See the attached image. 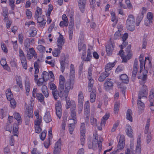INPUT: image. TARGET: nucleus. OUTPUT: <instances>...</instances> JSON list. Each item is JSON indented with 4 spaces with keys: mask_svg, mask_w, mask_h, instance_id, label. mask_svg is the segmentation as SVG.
Listing matches in <instances>:
<instances>
[{
    "mask_svg": "<svg viewBox=\"0 0 154 154\" xmlns=\"http://www.w3.org/2000/svg\"><path fill=\"white\" fill-rule=\"evenodd\" d=\"M50 88L52 90V94L55 100H57L59 97H68L69 92L71 89H66V82L65 77L61 75L59 77V85L58 92L57 89L55 85L52 82H50L48 84Z\"/></svg>",
    "mask_w": 154,
    "mask_h": 154,
    "instance_id": "1",
    "label": "nucleus"
},
{
    "mask_svg": "<svg viewBox=\"0 0 154 154\" xmlns=\"http://www.w3.org/2000/svg\"><path fill=\"white\" fill-rule=\"evenodd\" d=\"M69 79H67L66 82V89H71L72 90L75 83V72L74 66L73 64H71L70 67V73Z\"/></svg>",
    "mask_w": 154,
    "mask_h": 154,
    "instance_id": "2",
    "label": "nucleus"
},
{
    "mask_svg": "<svg viewBox=\"0 0 154 154\" xmlns=\"http://www.w3.org/2000/svg\"><path fill=\"white\" fill-rule=\"evenodd\" d=\"M147 87L145 85H143L139 92L138 99L137 101L138 109L141 110L143 109L144 108V104L140 100L141 98L144 97L146 99L147 97Z\"/></svg>",
    "mask_w": 154,
    "mask_h": 154,
    "instance_id": "3",
    "label": "nucleus"
},
{
    "mask_svg": "<svg viewBox=\"0 0 154 154\" xmlns=\"http://www.w3.org/2000/svg\"><path fill=\"white\" fill-rule=\"evenodd\" d=\"M14 118L17 121L18 124L15 123L13 125V133L14 136H18V125L21 123V118L20 114L18 112H15L14 114Z\"/></svg>",
    "mask_w": 154,
    "mask_h": 154,
    "instance_id": "4",
    "label": "nucleus"
},
{
    "mask_svg": "<svg viewBox=\"0 0 154 154\" xmlns=\"http://www.w3.org/2000/svg\"><path fill=\"white\" fill-rule=\"evenodd\" d=\"M135 24L134 16L132 14L129 15L126 22L127 29L131 31H134L135 29Z\"/></svg>",
    "mask_w": 154,
    "mask_h": 154,
    "instance_id": "5",
    "label": "nucleus"
},
{
    "mask_svg": "<svg viewBox=\"0 0 154 154\" xmlns=\"http://www.w3.org/2000/svg\"><path fill=\"white\" fill-rule=\"evenodd\" d=\"M92 65L91 64L88 69V88L89 92L91 91L92 90V88L94 83V81L92 77Z\"/></svg>",
    "mask_w": 154,
    "mask_h": 154,
    "instance_id": "6",
    "label": "nucleus"
},
{
    "mask_svg": "<svg viewBox=\"0 0 154 154\" xmlns=\"http://www.w3.org/2000/svg\"><path fill=\"white\" fill-rule=\"evenodd\" d=\"M141 139L140 137L137 138V145L136 148V151L133 150L131 152V150L129 148H127L125 152V154H140L141 152Z\"/></svg>",
    "mask_w": 154,
    "mask_h": 154,
    "instance_id": "7",
    "label": "nucleus"
},
{
    "mask_svg": "<svg viewBox=\"0 0 154 154\" xmlns=\"http://www.w3.org/2000/svg\"><path fill=\"white\" fill-rule=\"evenodd\" d=\"M33 98H31L30 101V103H29V105L26 103H25V106L26 108V109L25 110L26 114L29 118H32L33 116V106L32 103L33 101Z\"/></svg>",
    "mask_w": 154,
    "mask_h": 154,
    "instance_id": "8",
    "label": "nucleus"
},
{
    "mask_svg": "<svg viewBox=\"0 0 154 154\" xmlns=\"http://www.w3.org/2000/svg\"><path fill=\"white\" fill-rule=\"evenodd\" d=\"M103 141V138L101 137L99 138V141L98 143L96 142V140H93L92 144H88V147L89 149H92L95 150L97 147L99 151H100L102 149V143Z\"/></svg>",
    "mask_w": 154,
    "mask_h": 154,
    "instance_id": "9",
    "label": "nucleus"
},
{
    "mask_svg": "<svg viewBox=\"0 0 154 154\" xmlns=\"http://www.w3.org/2000/svg\"><path fill=\"white\" fill-rule=\"evenodd\" d=\"M90 103L88 100L86 101L84 104V116L85 122L89 121L90 108Z\"/></svg>",
    "mask_w": 154,
    "mask_h": 154,
    "instance_id": "10",
    "label": "nucleus"
},
{
    "mask_svg": "<svg viewBox=\"0 0 154 154\" xmlns=\"http://www.w3.org/2000/svg\"><path fill=\"white\" fill-rule=\"evenodd\" d=\"M80 141L81 145L83 146L85 140V133L86 132L85 123H82L80 128Z\"/></svg>",
    "mask_w": 154,
    "mask_h": 154,
    "instance_id": "11",
    "label": "nucleus"
},
{
    "mask_svg": "<svg viewBox=\"0 0 154 154\" xmlns=\"http://www.w3.org/2000/svg\"><path fill=\"white\" fill-rule=\"evenodd\" d=\"M19 56L23 68L25 69H27V64L26 59L23 51L20 49H19Z\"/></svg>",
    "mask_w": 154,
    "mask_h": 154,
    "instance_id": "12",
    "label": "nucleus"
},
{
    "mask_svg": "<svg viewBox=\"0 0 154 154\" xmlns=\"http://www.w3.org/2000/svg\"><path fill=\"white\" fill-rule=\"evenodd\" d=\"M27 50V52L26 54V57L28 60L30 61L33 57L35 59H37L38 55L33 48H31Z\"/></svg>",
    "mask_w": 154,
    "mask_h": 154,
    "instance_id": "13",
    "label": "nucleus"
},
{
    "mask_svg": "<svg viewBox=\"0 0 154 154\" xmlns=\"http://www.w3.org/2000/svg\"><path fill=\"white\" fill-rule=\"evenodd\" d=\"M75 110V105L74 104L72 109V108H71V113L69 117V122H71V121L73 120L74 123L76 124L77 122L76 115Z\"/></svg>",
    "mask_w": 154,
    "mask_h": 154,
    "instance_id": "14",
    "label": "nucleus"
},
{
    "mask_svg": "<svg viewBox=\"0 0 154 154\" xmlns=\"http://www.w3.org/2000/svg\"><path fill=\"white\" fill-rule=\"evenodd\" d=\"M62 105L61 102L58 100L56 103V113L57 116L59 119L62 116Z\"/></svg>",
    "mask_w": 154,
    "mask_h": 154,
    "instance_id": "15",
    "label": "nucleus"
},
{
    "mask_svg": "<svg viewBox=\"0 0 154 154\" xmlns=\"http://www.w3.org/2000/svg\"><path fill=\"white\" fill-rule=\"evenodd\" d=\"M149 60V63H150V61L149 60V57H147L145 58V60ZM139 61L140 63V73H141L143 70V68H145V61L144 62L143 60V55L142 54L140 55L139 57Z\"/></svg>",
    "mask_w": 154,
    "mask_h": 154,
    "instance_id": "16",
    "label": "nucleus"
},
{
    "mask_svg": "<svg viewBox=\"0 0 154 154\" xmlns=\"http://www.w3.org/2000/svg\"><path fill=\"white\" fill-rule=\"evenodd\" d=\"M125 145V137L124 135H122L120 136L119 142L117 147V149L118 151L121 150L124 148Z\"/></svg>",
    "mask_w": 154,
    "mask_h": 154,
    "instance_id": "17",
    "label": "nucleus"
},
{
    "mask_svg": "<svg viewBox=\"0 0 154 154\" xmlns=\"http://www.w3.org/2000/svg\"><path fill=\"white\" fill-rule=\"evenodd\" d=\"M114 46V44L112 43L108 44L106 46V51L108 56H111L112 55Z\"/></svg>",
    "mask_w": 154,
    "mask_h": 154,
    "instance_id": "18",
    "label": "nucleus"
},
{
    "mask_svg": "<svg viewBox=\"0 0 154 154\" xmlns=\"http://www.w3.org/2000/svg\"><path fill=\"white\" fill-rule=\"evenodd\" d=\"M52 128H50L48 131V140L45 141L44 143V146L47 149L49 147L50 144L51 140H52Z\"/></svg>",
    "mask_w": 154,
    "mask_h": 154,
    "instance_id": "19",
    "label": "nucleus"
},
{
    "mask_svg": "<svg viewBox=\"0 0 154 154\" xmlns=\"http://www.w3.org/2000/svg\"><path fill=\"white\" fill-rule=\"evenodd\" d=\"M39 61V59H38L37 61H35L34 63V67L35 69V71L34 72V80L35 82H36V81L38 79V74L39 73V63L38 61Z\"/></svg>",
    "mask_w": 154,
    "mask_h": 154,
    "instance_id": "20",
    "label": "nucleus"
},
{
    "mask_svg": "<svg viewBox=\"0 0 154 154\" xmlns=\"http://www.w3.org/2000/svg\"><path fill=\"white\" fill-rule=\"evenodd\" d=\"M61 143L60 139L55 143L54 149V154H59L61 150Z\"/></svg>",
    "mask_w": 154,
    "mask_h": 154,
    "instance_id": "21",
    "label": "nucleus"
},
{
    "mask_svg": "<svg viewBox=\"0 0 154 154\" xmlns=\"http://www.w3.org/2000/svg\"><path fill=\"white\" fill-rule=\"evenodd\" d=\"M83 39H79L78 44V48L79 51L81 52L82 51H83L86 50V45L85 44L83 43Z\"/></svg>",
    "mask_w": 154,
    "mask_h": 154,
    "instance_id": "22",
    "label": "nucleus"
},
{
    "mask_svg": "<svg viewBox=\"0 0 154 154\" xmlns=\"http://www.w3.org/2000/svg\"><path fill=\"white\" fill-rule=\"evenodd\" d=\"M38 25L40 28H43L45 26L46 21L44 17H42L36 18Z\"/></svg>",
    "mask_w": 154,
    "mask_h": 154,
    "instance_id": "23",
    "label": "nucleus"
},
{
    "mask_svg": "<svg viewBox=\"0 0 154 154\" xmlns=\"http://www.w3.org/2000/svg\"><path fill=\"white\" fill-rule=\"evenodd\" d=\"M113 86V83L111 79H107L104 83V86L107 90H109L112 88Z\"/></svg>",
    "mask_w": 154,
    "mask_h": 154,
    "instance_id": "24",
    "label": "nucleus"
},
{
    "mask_svg": "<svg viewBox=\"0 0 154 154\" xmlns=\"http://www.w3.org/2000/svg\"><path fill=\"white\" fill-rule=\"evenodd\" d=\"M64 43L63 37V35L60 34L57 40V45L60 49H62Z\"/></svg>",
    "mask_w": 154,
    "mask_h": 154,
    "instance_id": "25",
    "label": "nucleus"
},
{
    "mask_svg": "<svg viewBox=\"0 0 154 154\" xmlns=\"http://www.w3.org/2000/svg\"><path fill=\"white\" fill-rule=\"evenodd\" d=\"M116 62V60H115V61L112 63L109 62L107 63L105 66V71L108 72L111 70L114 66Z\"/></svg>",
    "mask_w": 154,
    "mask_h": 154,
    "instance_id": "26",
    "label": "nucleus"
},
{
    "mask_svg": "<svg viewBox=\"0 0 154 154\" xmlns=\"http://www.w3.org/2000/svg\"><path fill=\"white\" fill-rule=\"evenodd\" d=\"M110 74V73L108 72L105 71L102 72L100 75V76L98 78V81L102 82H103L106 77H108Z\"/></svg>",
    "mask_w": 154,
    "mask_h": 154,
    "instance_id": "27",
    "label": "nucleus"
},
{
    "mask_svg": "<svg viewBox=\"0 0 154 154\" xmlns=\"http://www.w3.org/2000/svg\"><path fill=\"white\" fill-rule=\"evenodd\" d=\"M86 0H79V6L81 11L83 13L84 11L85 6Z\"/></svg>",
    "mask_w": 154,
    "mask_h": 154,
    "instance_id": "28",
    "label": "nucleus"
},
{
    "mask_svg": "<svg viewBox=\"0 0 154 154\" xmlns=\"http://www.w3.org/2000/svg\"><path fill=\"white\" fill-rule=\"evenodd\" d=\"M60 97L63 98H65L66 99V106L67 109L69 108L71 106L72 107L71 108H72V109L73 108V105L74 104L76 105L75 104V101H72L71 102L69 100H68L67 99V97L66 98L64 97Z\"/></svg>",
    "mask_w": 154,
    "mask_h": 154,
    "instance_id": "29",
    "label": "nucleus"
},
{
    "mask_svg": "<svg viewBox=\"0 0 154 154\" xmlns=\"http://www.w3.org/2000/svg\"><path fill=\"white\" fill-rule=\"evenodd\" d=\"M84 101V96L83 93L82 91H80L79 92L78 94V102L79 104L82 105Z\"/></svg>",
    "mask_w": 154,
    "mask_h": 154,
    "instance_id": "30",
    "label": "nucleus"
},
{
    "mask_svg": "<svg viewBox=\"0 0 154 154\" xmlns=\"http://www.w3.org/2000/svg\"><path fill=\"white\" fill-rule=\"evenodd\" d=\"M133 130L131 126L127 124L126 126V132L127 135L129 137L132 138L133 137L132 134Z\"/></svg>",
    "mask_w": 154,
    "mask_h": 154,
    "instance_id": "31",
    "label": "nucleus"
},
{
    "mask_svg": "<svg viewBox=\"0 0 154 154\" xmlns=\"http://www.w3.org/2000/svg\"><path fill=\"white\" fill-rule=\"evenodd\" d=\"M44 120L46 123H49L52 121L51 117L49 112L47 111L44 117Z\"/></svg>",
    "mask_w": 154,
    "mask_h": 154,
    "instance_id": "32",
    "label": "nucleus"
},
{
    "mask_svg": "<svg viewBox=\"0 0 154 154\" xmlns=\"http://www.w3.org/2000/svg\"><path fill=\"white\" fill-rule=\"evenodd\" d=\"M128 34L126 32L121 37L122 41H123L121 45L122 48L123 46H124V45L126 46L128 45V42L126 41V40L128 38Z\"/></svg>",
    "mask_w": 154,
    "mask_h": 154,
    "instance_id": "33",
    "label": "nucleus"
},
{
    "mask_svg": "<svg viewBox=\"0 0 154 154\" xmlns=\"http://www.w3.org/2000/svg\"><path fill=\"white\" fill-rule=\"evenodd\" d=\"M154 98V90L152 89L150 91L149 96V100L150 102V106H152L153 105Z\"/></svg>",
    "mask_w": 154,
    "mask_h": 154,
    "instance_id": "34",
    "label": "nucleus"
},
{
    "mask_svg": "<svg viewBox=\"0 0 154 154\" xmlns=\"http://www.w3.org/2000/svg\"><path fill=\"white\" fill-rule=\"evenodd\" d=\"M92 57V52L90 49L88 48L87 50V54L86 58H85L84 61L85 62L91 61Z\"/></svg>",
    "mask_w": 154,
    "mask_h": 154,
    "instance_id": "35",
    "label": "nucleus"
},
{
    "mask_svg": "<svg viewBox=\"0 0 154 154\" xmlns=\"http://www.w3.org/2000/svg\"><path fill=\"white\" fill-rule=\"evenodd\" d=\"M42 13V9L38 7H37L36 10L35 12V18H36L39 17H42V16H41Z\"/></svg>",
    "mask_w": 154,
    "mask_h": 154,
    "instance_id": "36",
    "label": "nucleus"
},
{
    "mask_svg": "<svg viewBox=\"0 0 154 154\" xmlns=\"http://www.w3.org/2000/svg\"><path fill=\"white\" fill-rule=\"evenodd\" d=\"M109 114L106 113L105 115L102 117L100 125L102 126H105V125L106 121L109 118Z\"/></svg>",
    "mask_w": 154,
    "mask_h": 154,
    "instance_id": "37",
    "label": "nucleus"
},
{
    "mask_svg": "<svg viewBox=\"0 0 154 154\" xmlns=\"http://www.w3.org/2000/svg\"><path fill=\"white\" fill-rule=\"evenodd\" d=\"M36 96L38 100L41 102L42 104H45V103L44 101V97L43 95L40 93H37Z\"/></svg>",
    "mask_w": 154,
    "mask_h": 154,
    "instance_id": "38",
    "label": "nucleus"
},
{
    "mask_svg": "<svg viewBox=\"0 0 154 154\" xmlns=\"http://www.w3.org/2000/svg\"><path fill=\"white\" fill-rule=\"evenodd\" d=\"M42 93L46 97H48L49 96L48 90L46 86L43 85L42 88Z\"/></svg>",
    "mask_w": 154,
    "mask_h": 154,
    "instance_id": "39",
    "label": "nucleus"
},
{
    "mask_svg": "<svg viewBox=\"0 0 154 154\" xmlns=\"http://www.w3.org/2000/svg\"><path fill=\"white\" fill-rule=\"evenodd\" d=\"M120 78L122 82L124 83L127 84L129 82L128 77L125 74L121 75L120 76Z\"/></svg>",
    "mask_w": 154,
    "mask_h": 154,
    "instance_id": "40",
    "label": "nucleus"
},
{
    "mask_svg": "<svg viewBox=\"0 0 154 154\" xmlns=\"http://www.w3.org/2000/svg\"><path fill=\"white\" fill-rule=\"evenodd\" d=\"M15 79L16 81L17 84L19 86L20 88L23 87L22 79L20 76L16 75L15 76Z\"/></svg>",
    "mask_w": 154,
    "mask_h": 154,
    "instance_id": "41",
    "label": "nucleus"
},
{
    "mask_svg": "<svg viewBox=\"0 0 154 154\" xmlns=\"http://www.w3.org/2000/svg\"><path fill=\"white\" fill-rule=\"evenodd\" d=\"M25 87L26 91V94L28 95L30 91V84L28 80H26L25 81Z\"/></svg>",
    "mask_w": 154,
    "mask_h": 154,
    "instance_id": "42",
    "label": "nucleus"
},
{
    "mask_svg": "<svg viewBox=\"0 0 154 154\" xmlns=\"http://www.w3.org/2000/svg\"><path fill=\"white\" fill-rule=\"evenodd\" d=\"M5 93L7 99L8 100L13 99V95L10 89H7Z\"/></svg>",
    "mask_w": 154,
    "mask_h": 154,
    "instance_id": "43",
    "label": "nucleus"
},
{
    "mask_svg": "<svg viewBox=\"0 0 154 154\" xmlns=\"http://www.w3.org/2000/svg\"><path fill=\"white\" fill-rule=\"evenodd\" d=\"M3 13L2 15L4 17V20L6 21L8 19V10L6 8H4L3 9Z\"/></svg>",
    "mask_w": 154,
    "mask_h": 154,
    "instance_id": "44",
    "label": "nucleus"
},
{
    "mask_svg": "<svg viewBox=\"0 0 154 154\" xmlns=\"http://www.w3.org/2000/svg\"><path fill=\"white\" fill-rule=\"evenodd\" d=\"M132 114V112L131 110V109H128L127 110L126 114V119L131 122H132V118L131 116Z\"/></svg>",
    "mask_w": 154,
    "mask_h": 154,
    "instance_id": "45",
    "label": "nucleus"
},
{
    "mask_svg": "<svg viewBox=\"0 0 154 154\" xmlns=\"http://www.w3.org/2000/svg\"><path fill=\"white\" fill-rule=\"evenodd\" d=\"M61 50L60 49L59 47L54 49L52 51V54L53 56L54 57H58L61 52Z\"/></svg>",
    "mask_w": 154,
    "mask_h": 154,
    "instance_id": "46",
    "label": "nucleus"
},
{
    "mask_svg": "<svg viewBox=\"0 0 154 154\" xmlns=\"http://www.w3.org/2000/svg\"><path fill=\"white\" fill-rule=\"evenodd\" d=\"M132 56L131 54L130 51H128L126 56H125L123 58L122 62H126L128 60H129L131 58Z\"/></svg>",
    "mask_w": 154,
    "mask_h": 154,
    "instance_id": "47",
    "label": "nucleus"
},
{
    "mask_svg": "<svg viewBox=\"0 0 154 154\" xmlns=\"http://www.w3.org/2000/svg\"><path fill=\"white\" fill-rule=\"evenodd\" d=\"M29 35L31 37H34L35 36L37 33V31L34 27L32 29L30 28L29 31Z\"/></svg>",
    "mask_w": 154,
    "mask_h": 154,
    "instance_id": "48",
    "label": "nucleus"
},
{
    "mask_svg": "<svg viewBox=\"0 0 154 154\" xmlns=\"http://www.w3.org/2000/svg\"><path fill=\"white\" fill-rule=\"evenodd\" d=\"M24 46L25 49L27 51L30 47V39L29 38H26L25 40L24 43Z\"/></svg>",
    "mask_w": 154,
    "mask_h": 154,
    "instance_id": "49",
    "label": "nucleus"
},
{
    "mask_svg": "<svg viewBox=\"0 0 154 154\" xmlns=\"http://www.w3.org/2000/svg\"><path fill=\"white\" fill-rule=\"evenodd\" d=\"M96 97V94L95 91H92L90 95V101L91 103H94L95 101Z\"/></svg>",
    "mask_w": 154,
    "mask_h": 154,
    "instance_id": "50",
    "label": "nucleus"
},
{
    "mask_svg": "<svg viewBox=\"0 0 154 154\" xmlns=\"http://www.w3.org/2000/svg\"><path fill=\"white\" fill-rule=\"evenodd\" d=\"M148 73V71H145V73L143 72V77L142 78V81L140 82V84L142 85L144 84L146 82L147 76L146 74Z\"/></svg>",
    "mask_w": 154,
    "mask_h": 154,
    "instance_id": "51",
    "label": "nucleus"
},
{
    "mask_svg": "<svg viewBox=\"0 0 154 154\" xmlns=\"http://www.w3.org/2000/svg\"><path fill=\"white\" fill-rule=\"evenodd\" d=\"M143 17V14H138L136 19V24L137 26H138L139 25L140 23L142 20Z\"/></svg>",
    "mask_w": 154,
    "mask_h": 154,
    "instance_id": "52",
    "label": "nucleus"
},
{
    "mask_svg": "<svg viewBox=\"0 0 154 154\" xmlns=\"http://www.w3.org/2000/svg\"><path fill=\"white\" fill-rule=\"evenodd\" d=\"M75 124L73 122L69 124V133L71 134H72L73 133V132L74 129Z\"/></svg>",
    "mask_w": 154,
    "mask_h": 154,
    "instance_id": "53",
    "label": "nucleus"
},
{
    "mask_svg": "<svg viewBox=\"0 0 154 154\" xmlns=\"http://www.w3.org/2000/svg\"><path fill=\"white\" fill-rule=\"evenodd\" d=\"M42 78L45 82L47 81L49 78V73L46 71H44L42 72Z\"/></svg>",
    "mask_w": 154,
    "mask_h": 154,
    "instance_id": "54",
    "label": "nucleus"
},
{
    "mask_svg": "<svg viewBox=\"0 0 154 154\" xmlns=\"http://www.w3.org/2000/svg\"><path fill=\"white\" fill-rule=\"evenodd\" d=\"M121 31L120 30H118L115 33L114 36V39L115 40L119 39L121 36Z\"/></svg>",
    "mask_w": 154,
    "mask_h": 154,
    "instance_id": "55",
    "label": "nucleus"
},
{
    "mask_svg": "<svg viewBox=\"0 0 154 154\" xmlns=\"http://www.w3.org/2000/svg\"><path fill=\"white\" fill-rule=\"evenodd\" d=\"M150 119H147L146 124V126L145 127V130H144V133L145 134H149V133H148L149 132V127L150 125Z\"/></svg>",
    "mask_w": 154,
    "mask_h": 154,
    "instance_id": "56",
    "label": "nucleus"
},
{
    "mask_svg": "<svg viewBox=\"0 0 154 154\" xmlns=\"http://www.w3.org/2000/svg\"><path fill=\"white\" fill-rule=\"evenodd\" d=\"M42 118L40 117V118L36 119L34 121V126H41V124L42 122Z\"/></svg>",
    "mask_w": 154,
    "mask_h": 154,
    "instance_id": "57",
    "label": "nucleus"
},
{
    "mask_svg": "<svg viewBox=\"0 0 154 154\" xmlns=\"http://www.w3.org/2000/svg\"><path fill=\"white\" fill-rule=\"evenodd\" d=\"M119 103H116L114 106V112L115 114H118L119 111Z\"/></svg>",
    "mask_w": 154,
    "mask_h": 154,
    "instance_id": "58",
    "label": "nucleus"
},
{
    "mask_svg": "<svg viewBox=\"0 0 154 154\" xmlns=\"http://www.w3.org/2000/svg\"><path fill=\"white\" fill-rule=\"evenodd\" d=\"M36 48L40 53H43L45 51V47L41 45H38L37 47Z\"/></svg>",
    "mask_w": 154,
    "mask_h": 154,
    "instance_id": "59",
    "label": "nucleus"
},
{
    "mask_svg": "<svg viewBox=\"0 0 154 154\" xmlns=\"http://www.w3.org/2000/svg\"><path fill=\"white\" fill-rule=\"evenodd\" d=\"M46 131L44 130L40 134V138L43 141L45 140L46 136Z\"/></svg>",
    "mask_w": 154,
    "mask_h": 154,
    "instance_id": "60",
    "label": "nucleus"
},
{
    "mask_svg": "<svg viewBox=\"0 0 154 154\" xmlns=\"http://www.w3.org/2000/svg\"><path fill=\"white\" fill-rule=\"evenodd\" d=\"M60 70L63 73L65 70V60H61L60 61Z\"/></svg>",
    "mask_w": 154,
    "mask_h": 154,
    "instance_id": "61",
    "label": "nucleus"
},
{
    "mask_svg": "<svg viewBox=\"0 0 154 154\" xmlns=\"http://www.w3.org/2000/svg\"><path fill=\"white\" fill-rule=\"evenodd\" d=\"M67 122V118L64 117L63 118V120L62 121L61 127L62 129L65 130L66 125Z\"/></svg>",
    "mask_w": 154,
    "mask_h": 154,
    "instance_id": "62",
    "label": "nucleus"
},
{
    "mask_svg": "<svg viewBox=\"0 0 154 154\" xmlns=\"http://www.w3.org/2000/svg\"><path fill=\"white\" fill-rule=\"evenodd\" d=\"M69 24V21H62L60 23L59 25L61 27H64V26H67Z\"/></svg>",
    "mask_w": 154,
    "mask_h": 154,
    "instance_id": "63",
    "label": "nucleus"
},
{
    "mask_svg": "<svg viewBox=\"0 0 154 154\" xmlns=\"http://www.w3.org/2000/svg\"><path fill=\"white\" fill-rule=\"evenodd\" d=\"M45 82L43 78H39L37 80L36 82H35L38 86H41L43 84L44 82Z\"/></svg>",
    "mask_w": 154,
    "mask_h": 154,
    "instance_id": "64",
    "label": "nucleus"
}]
</instances>
